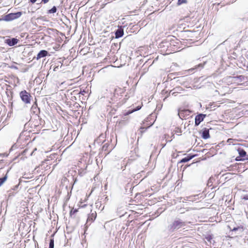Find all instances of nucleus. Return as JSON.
Wrapping results in <instances>:
<instances>
[{"instance_id":"1","label":"nucleus","mask_w":248,"mask_h":248,"mask_svg":"<svg viewBox=\"0 0 248 248\" xmlns=\"http://www.w3.org/2000/svg\"><path fill=\"white\" fill-rule=\"evenodd\" d=\"M19 95L21 100L25 104H30L31 103V94L26 90L21 91L19 93Z\"/></svg>"},{"instance_id":"2","label":"nucleus","mask_w":248,"mask_h":248,"mask_svg":"<svg viewBox=\"0 0 248 248\" xmlns=\"http://www.w3.org/2000/svg\"><path fill=\"white\" fill-rule=\"evenodd\" d=\"M185 224L184 222H183L181 220H175L173 222L172 224L170 226V229L172 231L177 230L185 226Z\"/></svg>"},{"instance_id":"3","label":"nucleus","mask_w":248,"mask_h":248,"mask_svg":"<svg viewBox=\"0 0 248 248\" xmlns=\"http://www.w3.org/2000/svg\"><path fill=\"white\" fill-rule=\"evenodd\" d=\"M199 33L198 31H187L186 35L188 37L187 40L195 41L198 39Z\"/></svg>"},{"instance_id":"4","label":"nucleus","mask_w":248,"mask_h":248,"mask_svg":"<svg viewBox=\"0 0 248 248\" xmlns=\"http://www.w3.org/2000/svg\"><path fill=\"white\" fill-rule=\"evenodd\" d=\"M127 165V161L124 159H121L118 161L116 168L119 170H124Z\"/></svg>"},{"instance_id":"5","label":"nucleus","mask_w":248,"mask_h":248,"mask_svg":"<svg viewBox=\"0 0 248 248\" xmlns=\"http://www.w3.org/2000/svg\"><path fill=\"white\" fill-rule=\"evenodd\" d=\"M191 111L188 109H179L178 115L181 119H186L190 115Z\"/></svg>"},{"instance_id":"6","label":"nucleus","mask_w":248,"mask_h":248,"mask_svg":"<svg viewBox=\"0 0 248 248\" xmlns=\"http://www.w3.org/2000/svg\"><path fill=\"white\" fill-rule=\"evenodd\" d=\"M206 115L203 114H199L195 117V125L197 126L202 122L204 119L205 118Z\"/></svg>"},{"instance_id":"7","label":"nucleus","mask_w":248,"mask_h":248,"mask_svg":"<svg viewBox=\"0 0 248 248\" xmlns=\"http://www.w3.org/2000/svg\"><path fill=\"white\" fill-rule=\"evenodd\" d=\"M18 42V40L16 38L7 39L5 40V43L9 46H13L16 45Z\"/></svg>"},{"instance_id":"8","label":"nucleus","mask_w":248,"mask_h":248,"mask_svg":"<svg viewBox=\"0 0 248 248\" xmlns=\"http://www.w3.org/2000/svg\"><path fill=\"white\" fill-rule=\"evenodd\" d=\"M97 216V214L96 212H94L92 213L88 217L87 222H93L94 221Z\"/></svg>"},{"instance_id":"9","label":"nucleus","mask_w":248,"mask_h":248,"mask_svg":"<svg viewBox=\"0 0 248 248\" xmlns=\"http://www.w3.org/2000/svg\"><path fill=\"white\" fill-rule=\"evenodd\" d=\"M48 52L47 51L45 50H41L37 55L36 59L37 60L41 59V58H43L47 56Z\"/></svg>"},{"instance_id":"10","label":"nucleus","mask_w":248,"mask_h":248,"mask_svg":"<svg viewBox=\"0 0 248 248\" xmlns=\"http://www.w3.org/2000/svg\"><path fill=\"white\" fill-rule=\"evenodd\" d=\"M124 93V91L123 89L121 88H116L114 91V96L116 97H119V94Z\"/></svg>"},{"instance_id":"11","label":"nucleus","mask_w":248,"mask_h":248,"mask_svg":"<svg viewBox=\"0 0 248 248\" xmlns=\"http://www.w3.org/2000/svg\"><path fill=\"white\" fill-rule=\"evenodd\" d=\"M124 35V30L122 28L118 29L115 32V37L120 38Z\"/></svg>"},{"instance_id":"12","label":"nucleus","mask_w":248,"mask_h":248,"mask_svg":"<svg viewBox=\"0 0 248 248\" xmlns=\"http://www.w3.org/2000/svg\"><path fill=\"white\" fill-rule=\"evenodd\" d=\"M202 137L204 139H208L210 137L209 130L205 129L202 133Z\"/></svg>"},{"instance_id":"13","label":"nucleus","mask_w":248,"mask_h":248,"mask_svg":"<svg viewBox=\"0 0 248 248\" xmlns=\"http://www.w3.org/2000/svg\"><path fill=\"white\" fill-rule=\"evenodd\" d=\"M194 156H195L194 155H188V156L182 159L179 161V163H181L186 162L189 161L190 160H191V159H192Z\"/></svg>"},{"instance_id":"14","label":"nucleus","mask_w":248,"mask_h":248,"mask_svg":"<svg viewBox=\"0 0 248 248\" xmlns=\"http://www.w3.org/2000/svg\"><path fill=\"white\" fill-rule=\"evenodd\" d=\"M141 107H142V104L140 105H139L138 106H137L136 108L133 109L132 110H129L128 111H127V112L124 113V115L126 116L127 115L132 113V112H133L135 111L139 110L141 108Z\"/></svg>"},{"instance_id":"15","label":"nucleus","mask_w":248,"mask_h":248,"mask_svg":"<svg viewBox=\"0 0 248 248\" xmlns=\"http://www.w3.org/2000/svg\"><path fill=\"white\" fill-rule=\"evenodd\" d=\"M239 155L242 156V157H245L246 155V152L243 149L239 148L237 150Z\"/></svg>"},{"instance_id":"16","label":"nucleus","mask_w":248,"mask_h":248,"mask_svg":"<svg viewBox=\"0 0 248 248\" xmlns=\"http://www.w3.org/2000/svg\"><path fill=\"white\" fill-rule=\"evenodd\" d=\"M15 13H11L7 15L6 16V20H14L16 19V17H15Z\"/></svg>"},{"instance_id":"17","label":"nucleus","mask_w":248,"mask_h":248,"mask_svg":"<svg viewBox=\"0 0 248 248\" xmlns=\"http://www.w3.org/2000/svg\"><path fill=\"white\" fill-rule=\"evenodd\" d=\"M182 133V131L180 128L179 127H176L175 129L174 130L173 133L172 135V137H174V135L175 134H177L178 135H180Z\"/></svg>"},{"instance_id":"18","label":"nucleus","mask_w":248,"mask_h":248,"mask_svg":"<svg viewBox=\"0 0 248 248\" xmlns=\"http://www.w3.org/2000/svg\"><path fill=\"white\" fill-rule=\"evenodd\" d=\"M78 212V209L73 208L70 212L69 215L70 217H74V215Z\"/></svg>"},{"instance_id":"19","label":"nucleus","mask_w":248,"mask_h":248,"mask_svg":"<svg viewBox=\"0 0 248 248\" xmlns=\"http://www.w3.org/2000/svg\"><path fill=\"white\" fill-rule=\"evenodd\" d=\"M152 124H152V123L150 124H149V125H148V126H147V127H146V128H145V127H141L140 128V132L141 133H142L144 132L145 131L146 129L147 128L150 127Z\"/></svg>"},{"instance_id":"20","label":"nucleus","mask_w":248,"mask_h":248,"mask_svg":"<svg viewBox=\"0 0 248 248\" xmlns=\"http://www.w3.org/2000/svg\"><path fill=\"white\" fill-rule=\"evenodd\" d=\"M187 2V0H178L177 5L179 6L184 3H186Z\"/></svg>"},{"instance_id":"21","label":"nucleus","mask_w":248,"mask_h":248,"mask_svg":"<svg viewBox=\"0 0 248 248\" xmlns=\"http://www.w3.org/2000/svg\"><path fill=\"white\" fill-rule=\"evenodd\" d=\"M54 239L53 238L50 239V242H49V248H54Z\"/></svg>"},{"instance_id":"22","label":"nucleus","mask_w":248,"mask_h":248,"mask_svg":"<svg viewBox=\"0 0 248 248\" xmlns=\"http://www.w3.org/2000/svg\"><path fill=\"white\" fill-rule=\"evenodd\" d=\"M57 11V8L55 6H53L51 9L48 11V13H55Z\"/></svg>"},{"instance_id":"23","label":"nucleus","mask_w":248,"mask_h":248,"mask_svg":"<svg viewBox=\"0 0 248 248\" xmlns=\"http://www.w3.org/2000/svg\"><path fill=\"white\" fill-rule=\"evenodd\" d=\"M128 122V119L126 120H122L119 121V124L121 125H124L127 124Z\"/></svg>"},{"instance_id":"24","label":"nucleus","mask_w":248,"mask_h":248,"mask_svg":"<svg viewBox=\"0 0 248 248\" xmlns=\"http://www.w3.org/2000/svg\"><path fill=\"white\" fill-rule=\"evenodd\" d=\"M7 177L6 176L3 178H0V186L4 183Z\"/></svg>"},{"instance_id":"25","label":"nucleus","mask_w":248,"mask_h":248,"mask_svg":"<svg viewBox=\"0 0 248 248\" xmlns=\"http://www.w3.org/2000/svg\"><path fill=\"white\" fill-rule=\"evenodd\" d=\"M78 205L79 208H84V207L87 206V205L86 204H84L83 202L81 201H80L79 202Z\"/></svg>"},{"instance_id":"26","label":"nucleus","mask_w":248,"mask_h":248,"mask_svg":"<svg viewBox=\"0 0 248 248\" xmlns=\"http://www.w3.org/2000/svg\"><path fill=\"white\" fill-rule=\"evenodd\" d=\"M245 159H248V157H246V158H243L242 156L239 155L238 156H237L236 157V158H235V160L236 161H243V160H244Z\"/></svg>"},{"instance_id":"27","label":"nucleus","mask_w":248,"mask_h":248,"mask_svg":"<svg viewBox=\"0 0 248 248\" xmlns=\"http://www.w3.org/2000/svg\"><path fill=\"white\" fill-rule=\"evenodd\" d=\"M21 15H22L21 12H19L15 13L14 16L16 19V18L19 17L21 16Z\"/></svg>"},{"instance_id":"28","label":"nucleus","mask_w":248,"mask_h":248,"mask_svg":"<svg viewBox=\"0 0 248 248\" xmlns=\"http://www.w3.org/2000/svg\"><path fill=\"white\" fill-rule=\"evenodd\" d=\"M242 199L245 200H248V194L244 195Z\"/></svg>"},{"instance_id":"29","label":"nucleus","mask_w":248,"mask_h":248,"mask_svg":"<svg viewBox=\"0 0 248 248\" xmlns=\"http://www.w3.org/2000/svg\"><path fill=\"white\" fill-rule=\"evenodd\" d=\"M240 228H241V229H242V230H243V226H242V227H237V228H234L232 229V231H235L237 230L238 229H240Z\"/></svg>"},{"instance_id":"30","label":"nucleus","mask_w":248,"mask_h":248,"mask_svg":"<svg viewBox=\"0 0 248 248\" xmlns=\"http://www.w3.org/2000/svg\"><path fill=\"white\" fill-rule=\"evenodd\" d=\"M169 136L168 135H164V138L166 140H168V137Z\"/></svg>"},{"instance_id":"31","label":"nucleus","mask_w":248,"mask_h":248,"mask_svg":"<svg viewBox=\"0 0 248 248\" xmlns=\"http://www.w3.org/2000/svg\"><path fill=\"white\" fill-rule=\"evenodd\" d=\"M233 140L232 139H229L228 140H227V142L228 143H231L232 141V140Z\"/></svg>"},{"instance_id":"32","label":"nucleus","mask_w":248,"mask_h":248,"mask_svg":"<svg viewBox=\"0 0 248 248\" xmlns=\"http://www.w3.org/2000/svg\"><path fill=\"white\" fill-rule=\"evenodd\" d=\"M49 0H42V2L44 3H46L49 1Z\"/></svg>"},{"instance_id":"33","label":"nucleus","mask_w":248,"mask_h":248,"mask_svg":"<svg viewBox=\"0 0 248 248\" xmlns=\"http://www.w3.org/2000/svg\"><path fill=\"white\" fill-rule=\"evenodd\" d=\"M31 108H32V109H38V108H36V106H34V105H33V106H32Z\"/></svg>"},{"instance_id":"34","label":"nucleus","mask_w":248,"mask_h":248,"mask_svg":"<svg viewBox=\"0 0 248 248\" xmlns=\"http://www.w3.org/2000/svg\"><path fill=\"white\" fill-rule=\"evenodd\" d=\"M108 146V145L107 144H105L104 145V146H103V149H104L105 147L107 148Z\"/></svg>"},{"instance_id":"35","label":"nucleus","mask_w":248,"mask_h":248,"mask_svg":"<svg viewBox=\"0 0 248 248\" xmlns=\"http://www.w3.org/2000/svg\"><path fill=\"white\" fill-rule=\"evenodd\" d=\"M37 0H30L32 3H34Z\"/></svg>"},{"instance_id":"36","label":"nucleus","mask_w":248,"mask_h":248,"mask_svg":"<svg viewBox=\"0 0 248 248\" xmlns=\"http://www.w3.org/2000/svg\"><path fill=\"white\" fill-rule=\"evenodd\" d=\"M166 145V143H165L164 144H162V148H163Z\"/></svg>"},{"instance_id":"37","label":"nucleus","mask_w":248,"mask_h":248,"mask_svg":"<svg viewBox=\"0 0 248 248\" xmlns=\"http://www.w3.org/2000/svg\"><path fill=\"white\" fill-rule=\"evenodd\" d=\"M172 140H168L169 141H170Z\"/></svg>"}]
</instances>
